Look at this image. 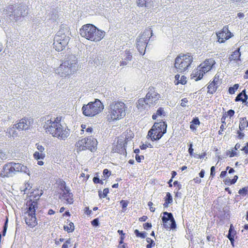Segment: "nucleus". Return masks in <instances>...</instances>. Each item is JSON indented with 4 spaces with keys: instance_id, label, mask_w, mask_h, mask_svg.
<instances>
[{
    "instance_id": "9",
    "label": "nucleus",
    "mask_w": 248,
    "mask_h": 248,
    "mask_svg": "<svg viewBox=\"0 0 248 248\" xmlns=\"http://www.w3.org/2000/svg\"><path fill=\"white\" fill-rule=\"evenodd\" d=\"M193 62V57L189 54L178 56L175 60L174 67L177 71L182 73L187 70Z\"/></svg>"
},
{
    "instance_id": "15",
    "label": "nucleus",
    "mask_w": 248,
    "mask_h": 248,
    "mask_svg": "<svg viewBox=\"0 0 248 248\" xmlns=\"http://www.w3.org/2000/svg\"><path fill=\"white\" fill-rule=\"evenodd\" d=\"M13 162H11L4 165L3 168V170L0 172V176L4 177H12L16 174L15 171L14 170L15 168L13 165Z\"/></svg>"
},
{
    "instance_id": "7",
    "label": "nucleus",
    "mask_w": 248,
    "mask_h": 248,
    "mask_svg": "<svg viewBox=\"0 0 248 248\" xmlns=\"http://www.w3.org/2000/svg\"><path fill=\"white\" fill-rule=\"evenodd\" d=\"M167 124L165 122L155 123L148 131V136L152 141L159 140L166 133Z\"/></svg>"
},
{
    "instance_id": "1",
    "label": "nucleus",
    "mask_w": 248,
    "mask_h": 248,
    "mask_svg": "<svg viewBox=\"0 0 248 248\" xmlns=\"http://www.w3.org/2000/svg\"><path fill=\"white\" fill-rule=\"evenodd\" d=\"M43 128L46 132L53 137L64 140L70 134L69 129L65 124H62L58 118H51L49 116L43 118Z\"/></svg>"
},
{
    "instance_id": "52",
    "label": "nucleus",
    "mask_w": 248,
    "mask_h": 248,
    "mask_svg": "<svg viewBox=\"0 0 248 248\" xmlns=\"http://www.w3.org/2000/svg\"><path fill=\"white\" fill-rule=\"evenodd\" d=\"M135 158H136V161L138 162H140L141 160L142 159H144V156L143 155H136V156H135Z\"/></svg>"
},
{
    "instance_id": "2",
    "label": "nucleus",
    "mask_w": 248,
    "mask_h": 248,
    "mask_svg": "<svg viewBox=\"0 0 248 248\" xmlns=\"http://www.w3.org/2000/svg\"><path fill=\"white\" fill-rule=\"evenodd\" d=\"M78 61L74 55L67 57L66 60L55 70V73L61 77L74 73L78 69Z\"/></svg>"
},
{
    "instance_id": "8",
    "label": "nucleus",
    "mask_w": 248,
    "mask_h": 248,
    "mask_svg": "<svg viewBox=\"0 0 248 248\" xmlns=\"http://www.w3.org/2000/svg\"><path fill=\"white\" fill-rule=\"evenodd\" d=\"M103 108L104 106L101 102L96 99L94 102L84 105L82 108V111L85 116L92 117L100 112Z\"/></svg>"
},
{
    "instance_id": "6",
    "label": "nucleus",
    "mask_w": 248,
    "mask_h": 248,
    "mask_svg": "<svg viewBox=\"0 0 248 248\" xmlns=\"http://www.w3.org/2000/svg\"><path fill=\"white\" fill-rule=\"evenodd\" d=\"M27 211L24 213V218L26 224L32 228L37 225L35 211L38 208V203L34 201L27 202Z\"/></svg>"
},
{
    "instance_id": "26",
    "label": "nucleus",
    "mask_w": 248,
    "mask_h": 248,
    "mask_svg": "<svg viewBox=\"0 0 248 248\" xmlns=\"http://www.w3.org/2000/svg\"><path fill=\"white\" fill-rule=\"evenodd\" d=\"M248 122L246 118H241L240 119L239 129L241 131H243L245 127H248Z\"/></svg>"
},
{
    "instance_id": "5",
    "label": "nucleus",
    "mask_w": 248,
    "mask_h": 248,
    "mask_svg": "<svg viewBox=\"0 0 248 248\" xmlns=\"http://www.w3.org/2000/svg\"><path fill=\"white\" fill-rule=\"evenodd\" d=\"M126 107L122 102H114L108 107V117L110 121L119 120L123 118L126 114Z\"/></svg>"
},
{
    "instance_id": "24",
    "label": "nucleus",
    "mask_w": 248,
    "mask_h": 248,
    "mask_svg": "<svg viewBox=\"0 0 248 248\" xmlns=\"http://www.w3.org/2000/svg\"><path fill=\"white\" fill-rule=\"evenodd\" d=\"M153 0H137V3L139 6L140 7H143L145 6L146 7L149 8L151 6V2H152Z\"/></svg>"
},
{
    "instance_id": "35",
    "label": "nucleus",
    "mask_w": 248,
    "mask_h": 248,
    "mask_svg": "<svg viewBox=\"0 0 248 248\" xmlns=\"http://www.w3.org/2000/svg\"><path fill=\"white\" fill-rule=\"evenodd\" d=\"M134 233L137 237L141 238H144L146 236V232H140L137 229L134 231Z\"/></svg>"
},
{
    "instance_id": "45",
    "label": "nucleus",
    "mask_w": 248,
    "mask_h": 248,
    "mask_svg": "<svg viewBox=\"0 0 248 248\" xmlns=\"http://www.w3.org/2000/svg\"><path fill=\"white\" fill-rule=\"evenodd\" d=\"M247 191H248V187H245L244 188H242V189H240L238 191V193L243 196L246 195Z\"/></svg>"
},
{
    "instance_id": "29",
    "label": "nucleus",
    "mask_w": 248,
    "mask_h": 248,
    "mask_svg": "<svg viewBox=\"0 0 248 248\" xmlns=\"http://www.w3.org/2000/svg\"><path fill=\"white\" fill-rule=\"evenodd\" d=\"M48 16V18L49 19H51V20H56L57 18H58L59 16L57 14V12L56 11V10H53L51 12H51L49 13Z\"/></svg>"
},
{
    "instance_id": "43",
    "label": "nucleus",
    "mask_w": 248,
    "mask_h": 248,
    "mask_svg": "<svg viewBox=\"0 0 248 248\" xmlns=\"http://www.w3.org/2000/svg\"><path fill=\"white\" fill-rule=\"evenodd\" d=\"M244 93H242V92L240 93H239L237 96L235 97V101L236 102L237 101H242L243 103H244L243 101V94Z\"/></svg>"
},
{
    "instance_id": "17",
    "label": "nucleus",
    "mask_w": 248,
    "mask_h": 248,
    "mask_svg": "<svg viewBox=\"0 0 248 248\" xmlns=\"http://www.w3.org/2000/svg\"><path fill=\"white\" fill-rule=\"evenodd\" d=\"M147 43L144 40L141 39L140 37H138L136 39L137 48L140 54L144 55L146 49V46Z\"/></svg>"
},
{
    "instance_id": "27",
    "label": "nucleus",
    "mask_w": 248,
    "mask_h": 248,
    "mask_svg": "<svg viewBox=\"0 0 248 248\" xmlns=\"http://www.w3.org/2000/svg\"><path fill=\"white\" fill-rule=\"evenodd\" d=\"M234 231L232 229V226L231 225L230 228L229 230V232L227 235V237L230 240L231 244L233 245L234 242Z\"/></svg>"
},
{
    "instance_id": "62",
    "label": "nucleus",
    "mask_w": 248,
    "mask_h": 248,
    "mask_svg": "<svg viewBox=\"0 0 248 248\" xmlns=\"http://www.w3.org/2000/svg\"><path fill=\"white\" fill-rule=\"evenodd\" d=\"M225 129V127H224V125L223 124H222L220 127V130L219 131H218V134L219 135H221L222 134V132L224 130V129Z\"/></svg>"
},
{
    "instance_id": "22",
    "label": "nucleus",
    "mask_w": 248,
    "mask_h": 248,
    "mask_svg": "<svg viewBox=\"0 0 248 248\" xmlns=\"http://www.w3.org/2000/svg\"><path fill=\"white\" fill-rule=\"evenodd\" d=\"M241 53L240 52V48L235 50L232 54L229 57L230 62L232 61H240Z\"/></svg>"
},
{
    "instance_id": "37",
    "label": "nucleus",
    "mask_w": 248,
    "mask_h": 248,
    "mask_svg": "<svg viewBox=\"0 0 248 248\" xmlns=\"http://www.w3.org/2000/svg\"><path fill=\"white\" fill-rule=\"evenodd\" d=\"M109 192L108 188H106L103 190V194H101V191H99V196L100 198H105Z\"/></svg>"
},
{
    "instance_id": "12",
    "label": "nucleus",
    "mask_w": 248,
    "mask_h": 248,
    "mask_svg": "<svg viewBox=\"0 0 248 248\" xmlns=\"http://www.w3.org/2000/svg\"><path fill=\"white\" fill-rule=\"evenodd\" d=\"M163 214V216L161 219L163 223L164 227L167 230L175 229L176 227V224L172 214L171 213L164 212Z\"/></svg>"
},
{
    "instance_id": "64",
    "label": "nucleus",
    "mask_w": 248,
    "mask_h": 248,
    "mask_svg": "<svg viewBox=\"0 0 248 248\" xmlns=\"http://www.w3.org/2000/svg\"><path fill=\"white\" fill-rule=\"evenodd\" d=\"M237 134H238V137L240 139H242L244 136V134L240 132L239 131H237Z\"/></svg>"
},
{
    "instance_id": "16",
    "label": "nucleus",
    "mask_w": 248,
    "mask_h": 248,
    "mask_svg": "<svg viewBox=\"0 0 248 248\" xmlns=\"http://www.w3.org/2000/svg\"><path fill=\"white\" fill-rule=\"evenodd\" d=\"M232 36V33L226 27H224L221 32L217 33L218 41L219 43H224L225 40L230 38Z\"/></svg>"
},
{
    "instance_id": "54",
    "label": "nucleus",
    "mask_w": 248,
    "mask_h": 248,
    "mask_svg": "<svg viewBox=\"0 0 248 248\" xmlns=\"http://www.w3.org/2000/svg\"><path fill=\"white\" fill-rule=\"evenodd\" d=\"M188 102L187 98H184L181 100V106L183 107L186 106V104Z\"/></svg>"
},
{
    "instance_id": "58",
    "label": "nucleus",
    "mask_w": 248,
    "mask_h": 248,
    "mask_svg": "<svg viewBox=\"0 0 248 248\" xmlns=\"http://www.w3.org/2000/svg\"><path fill=\"white\" fill-rule=\"evenodd\" d=\"M242 151H243L245 154H248V142L246 143V145L242 149Z\"/></svg>"
},
{
    "instance_id": "48",
    "label": "nucleus",
    "mask_w": 248,
    "mask_h": 248,
    "mask_svg": "<svg viewBox=\"0 0 248 248\" xmlns=\"http://www.w3.org/2000/svg\"><path fill=\"white\" fill-rule=\"evenodd\" d=\"M93 182L95 184H103V182L102 180H100L98 176H95L93 178Z\"/></svg>"
},
{
    "instance_id": "55",
    "label": "nucleus",
    "mask_w": 248,
    "mask_h": 248,
    "mask_svg": "<svg viewBox=\"0 0 248 248\" xmlns=\"http://www.w3.org/2000/svg\"><path fill=\"white\" fill-rule=\"evenodd\" d=\"M120 203L121 204L123 209L125 208L128 205V202L124 200H122L120 202Z\"/></svg>"
},
{
    "instance_id": "11",
    "label": "nucleus",
    "mask_w": 248,
    "mask_h": 248,
    "mask_svg": "<svg viewBox=\"0 0 248 248\" xmlns=\"http://www.w3.org/2000/svg\"><path fill=\"white\" fill-rule=\"evenodd\" d=\"M31 126V121L28 118L21 119L16 124L13 125L12 128L9 129V133L11 136L14 137L17 136V133L15 129L19 131L26 130L30 128Z\"/></svg>"
},
{
    "instance_id": "32",
    "label": "nucleus",
    "mask_w": 248,
    "mask_h": 248,
    "mask_svg": "<svg viewBox=\"0 0 248 248\" xmlns=\"http://www.w3.org/2000/svg\"><path fill=\"white\" fill-rule=\"evenodd\" d=\"M64 230L68 232H73L74 231V225L72 222H70L68 226H64Z\"/></svg>"
},
{
    "instance_id": "53",
    "label": "nucleus",
    "mask_w": 248,
    "mask_h": 248,
    "mask_svg": "<svg viewBox=\"0 0 248 248\" xmlns=\"http://www.w3.org/2000/svg\"><path fill=\"white\" fill-rule=\"evenodd\" d=\"M242 93H244V94H243L244 103H246L247 102L248 97V95L246 94L245 89H244V90L242 91Z\"/></svg>"
},
{
    "instance_id": "51",
    "label": "nucleus",
    "mask_w": 248,
    "mask_h": 248,
    "mask_svg": "<svg viewBox=\"0 0 248 248\" xmlns=\"http://www.w3.org/2000/svg\"><path fill=\"white\" fill-rule=\"evenodd\" d=\"M152 227V224L151 223H145L143 224V228L145 230H148Z\"/></svg>"
},
{
    "instance_id": "63",
    "label": "nucleus",
    "mask_w": 248,
    "mask_h": 248,
    "mask_svg": "<svg viewBox=\"0 0 248 248\" xmlns=\"http://www.w3.org/2000/svg\"><path fill=\"white\" fill-rule=\"evenodd\" d=\"M205 174V171L204 170H202L199 175L201 178H203Z\"/></svg>"
},
{
    "instance_id": "31",
    "label": "nucleus",
    "mask_w": 248,
    "mask_h": 248,
    "mask_svg": "<svg viewBox=\"0 0 248 248\" xmlns=\"http://www.w3.org/2000/svg\"><path fill=\"white\" fill-rule=\"evenodd\" d=\"M127 144V142L125 141L124 143H123V141L122 140H118V148H121L122 149V152L124 151H125V147Z\"/></svg>"
},
{
    "instance_id": "39",
    "label": "nucleus",
    "mask_w": 248,
    "mask_h": 248,
    "mask_svg": "<svg viewBox=\"0 0 248 248\" xmlns=\"http://www.w3.org/2000/svg\"><path fill=\"white\" fill-rule=\"evenodd\" d=\"M7 158V155L6 153L0 150V163Z\"/></svg>"
},
{
    "instance_id": "49",
    "label": "nucleus",
    "mask_w": 248,
    "mask_h": 248,
    "mask_svg": "<svg viewBox=\"0 0 248 248\" xmlns=\"http://www.w3.org/2000/svg\"><path fill=\"white\" fill-rule=\"evenodd\" d=\"M36 146L37 149L38 150V151H39L40 153H44L45 148L43 146L40 145L39 143H36Z\"/></svg>"
},
{
    "instance_id": "3",
    "label": "nucleus",
    "mask_w": 248,
    "mask_h": 248,
    "mask_svg": "<svg viewBox=\"0 0 248 248\" xmlns=\"http://www.w3.org/2000/svg\"><path fill=\"white\" fill-rule=\"evenodd\" d=\"M80 35L87 40L93 42H98L105 36V32L99 30L91 24L82 26L79 30Z\"/></svg>"
},
{
    "instance_id": "59",
    "label": "nucleus",
    "mask_w": 248,
    "mask_h": 248,
    "mask_svg": "<svg viewBox=\"0 0 248 248\" xmlns=\"http://www.w3.org/2000/svg\"><path fill=\"white\" fill-rule=\"evenodd\" d=\"M192 123L195 124H198V125H199L200 124V121L199 120V119L196 117V118H195L193 119L192 120Z\"/></svg>"
},
{
    "instance_id": "56",
    "label": "nucleus",
    "mask_w": 248,
    "mask_h": 248,
    "mask_svg": "<svg viewBox=\"0 0 248 248\" xmlns=\"http://www.w3.org/2000/svg\"><path fill=\"white\" fill-rule=\"evenodd\" d=\"M218 81H219V76H217V75H216L215 78L212 82L214 83L216 85H217Z\"/></svg>"
},
{
    "instance_id": "44",
    "label": "nucleus",
    "mask_w": 248,
    "mask_h": 248,
    "mask_svg": "<svg viewBox=\"0 0 248 248\" xmlns=\"http://www.w3.org/2000/svg\"><path fill=\"white\" fill-rule=\"evenodd\" d=\"M156 114L158 116H165V112L164 110V109L162 108H159L156 111Z\"/></svg>"
},
{
    "instance_id": "20",
    "label": "nucleus",
    "mask_w": 248,
    "mask_h": 248,
    "mask_svg": "<svg viewBox=\"0 0 248 248\" xmlns=\"http://www.w3.org/2000/svg\"><path fill=\"white\" fill-rule=\"evenodd\" d=\"M153 34L152 31L150 28L146 29L141 35L139 36L141 39L148 42Z\"/></svg>"
},
{
    "instance_id": "61",
    "label": "nucleus",
    "mask_w": 248,
    "mask_h": 248,
    "mask_svg": "<svg viewBox=\"0 0 248 248\" xmlns=\"http://www.w3.org/2000/svg\"><path fill=\"white\" fill-rule=\"evenodd\" d=\"M85 214H86L88 215H89L92 214V211L91 210L89 209V208L87 207L85 208Z\"/></svg>"
},
{
    "instance_id": "42",
    "label": "nucleus",
    "mask_w": 248,
    "mask_h": 248,
    "mask_svg": "<svg viewBox=\"0 0 248 248\" xmlns=\"http://www.w3.org/2000/svg\"><path fill=\"white\" fill-rule=\"evenodd\" d=\"M238 155L237 153L235 151H227L226 152V155H229L230 157L237 156Z\"/></svg>"
},
{
    "instance_id": "38",
    "label": "nucleus",
    "mask_w": 248,
    "mask_h": 248,
    "mask_svg": "<svg viewBox=\"0 0 248 248\" xmlns=\"http://www.w3.org/2000/svg\"><path fill=\"white\" fill-rule=\"evenodd\" d=\"M146 241L148 243L151 242V243H150V244H148V245H147V246H146L147 248H151L152 247L155 246V243L154 241L153 240L151 239V238H150L149 237L147 238Z\"/></svg>"
},
{
    "instance_id": "18",
    "label": "nucleus",
    "mask_w": 248,
    "mask_h": 248,
    "mask_svg": "<svg viewBox=\"0 0 248 248\" xmlns=\"http://www.w3.org/2000/svg\"><path fill=\"white\" fill-rule=\"evenodd\" d=\"M13 165L15 168V172H21L26 173L30 175V170L26 166L20 163H16L13 162Z\"/></svg>"
},
{
    "instance_id": "4",
    "label": "nucleus",
    "mask_w": 248,
    "mask_h": 248,
    "mask_svg": "<svg viewBox=\"0 0 248 248\" xmlns=\"http://www.w3.org/2000/svg\"><path fill=\"white\" fill-rule=\"evenodd\" d=\"M149 89L145 98H140L137 103V107L140 111L147 110L150 107L154 106L160 98L159 94L155 91L154 88Z\"/></svg>"
},
{
    "instance_id": "19",
    "label": "nucleus",
    "mask_w": 248,
    "mask_h": 248,
    "mask_svg": "<svg viewBox=\"0 0 248 248\" xmlns=\"http://www.w3.org/2000/svg\"><path fill=\"white\" fill-rule=\"evenodd\" d=\"M214 63L215 61L212 59H209L205 61L204 65L201 67L202 69V72L205 73V72L210 70L212 69V66Z\"/></svg>"
},
{
    "instance_id": "13",
    "label": "nucleus",
    "mask_w": 248,
    "mask_h": 248,
    "mask_svg": "<svg viewBox=\"0 0 248 248\" xmlns=\"http://www.w3.org/2000/svg\"><path fill=\"white\" fill-rule=\"evenodd\" d=\"M11 14L9 15L10 17H14L15 20H18V18L21 16H24L28 14L27 6L25 4H21L18 6L17 9L11 12Z\"/></svg>"
},
{
    "instance_id": "46",
    "label": "nucleus",
    "mask_w": 248,
    "mask_h": 248,
    "mask_svg": "<svg viewBox=\"0 0 248 248\" xmlns=\"http://www.w3.org/2000/svg\"><path fill=\"white\" fill-rule=\"evenodd\" d=\"M111 174V172L108 169H105L103 170V174L104 177L106 178H108Z\"/></svg>"
},
{
    "instance_id": "40",
    "label": "nucleus",
    "mask_w": 248,
    "mask_h": 248,
    "mask_svg": "<svg viewBox=\"0 0 248 248\" xmlns=\"http://www.w3.org/2000/svg\"><path fill=\"white\" fill-rule=\"evenodd\" d=\"M165 202H168V203H171L172 202V197L170 193L167 192L166 194V196L165 197Z\"/></svg>"
},
{
    "instance_id": "34",
    "label": "nucleus",
    "mask_w": 248,
    "mask_h": 248,
    "mask_svg": "<svg viewBox=\"0 0 248 248\" xmlns=\"http://www.w3.org/2000/svg\"><path fill=\"white\" fill-rule=\"evenodd\" d=\"M34 158L37 160L40 159H43L45 157V154L44 153H40L39 152H35L33 154Z\"/></svg>"
},
{
    "instance_id": "60",
    "label": "nucleus",
    "mask_w": 248,
    "mask_h": 248,
    "mask_svg": "<svg viewBox=\"0 0 248 248\" xmlns=\"http://www.w3.org/2000/svg\"><path fill=\"white\" fill-rule=\"evenodd\" d=\"M228 115L230 116V117H232L233 116L234 114V111L233 109H230L227 112Z\"/></svg>"
},
{
    "instance_id": "57",
    "label": "nucleus",
    "mask_w": 248,
    "mask_h": 248,
    "mask_svg": "<svg viewBox=\"0 0 248 248\" xmlns=\"http://www.w3.org/2000/svg\"><path fill=\"white\" fill-rule=\"evenodd\" d=\"M211 173H210V176H212V177H214L215 174V167L214 166H212L211 168Z\"/></svg>"
},
{
    "instance_id": "23",
    "label": "nucleus",
    "mask_w": 248,
    "mask_h": 248,
    "mask_svg": "<svg viewBox=\"0 0 248 248\" xmlns=\"http://www.w3.org/2000/svg\"><path fill=\"white\" fill-rule=\"evenodd\" d=\"M202 73L203 72H202V69L201 68L199 70L198 69L195 70L191 75V78H196L195 79L196 81H198L201 79L203 75Z\"/></svg>"
},
{
    "instance_id": "30",
    "label": "nucleus",
    "mask_w": 248,
    "mask_h": 248,
    "mask_svg": "<svg viewBox=\"0 0 248 248\" xmlns=\"http://www.w3.org/2000/svg\"><path fill=\"white\" fill-rule=\"evenodd\" d=\"M238 177L237 175H235L232 179H231L230 178H227L225 180V184L228 185L234 184V183H236V181L238 179Z\"/></svg>"
},
{
    "instance_id": "25",
    "label": "nucleus",
    "mask_w": 248,
    "mask_h": 248,
    "mask_svg": "<svg viewBox=\"0 0 248 248\" xmlns=\"http://www.w3.org/2000/svg\"><path fill=\"white\" fill-rule=\"evenodd\" d=\"M125 57L124 59V60L121 62L120 65H126L127 64L128 61H131L132 60V56L131 55V53L129 51L125 50Z\"/></svg>"
},
{
    "instance_id": "33",
    "label": "nucleus",
    "mask_w": 248,
    "mask_h": 248,
    "mask_svg": "<svg viewBox=\"0 0 248 248\" xmlns=\"http://www.w3.org/2000/svg\"><path fill=\"white\" fill-rule=\"evenodd\" d=\"M56 35H58L60 36V38L62 37V39H61L60 42H62L63 39H65V38H69L68 36H67L64 32V30L61 29L57 33Z\"/></svg>"
},
{
    "instance_id": "10",
    "label": "nucleus",
    "mask_w": 248,
    "mask_h": 248,
    "mask_svg": "<svg viewBox=\"0 0 248 248\" xmlns=\"http://www.w3.org/2000/svg\"><path fill=\"white\" fill-rule=\"evenodd\" d=\"M97 140L92 137L82 139L76 142V146L77 150L79 151H84L87 149L93 152L97 149Z\"/></svg>"
},
{
    "instance_id": "36",
    "label": "nucleus",
    "mask_w": 248,
    "mask_h": 248,
    "mask_svg": "<svg viewBox=\"0 0 248 248\" xmlns=\"http://www.w3.org/2000/svg\"><path fill=\"white\" fill-rule=\"evenodd\" d=\"M239 87L238 84H235L232 87H230L229 88V93L231 94L234 93L238 89Z\"/></svg>"
},
{
    "instance_id": "47",
    "label": "nucleus",
    "mask_w": 248,
    "mask_h": 248,
    "mask_svg": "<svg viewBox=\"0 0 248 248\" xmlns=\"http://www.w3.org/2000/svg\"><path fill=\"white\" fill-rule=\"evenodd\" d=\"M92 225L94 227H97L99 226V219L98 218H94L91 221Z\"/></svg>"
},
{
    "instance_id": "21",
    "label": "nucleus",
    "mask_w": 248,
    "mask_h": 248,
    "mask_svg": "<svg viewBox=\"0 0 248 248\" xmlns=\"http://www.w3.org/2000/svg\"><path fill=\"white\" fill-rule=\"evenodd\" d=\"M72 193H63L59 196V198L66 201L67 203L72 204L73 202Z\"/></svg>"
},
{
    "instance_id": "50",
    "label": "nucleus",
    "mask_w": 248,
    "mask_h": 248,
    "mask_svg": "<svg viewBox=\"0 0 248 248\" xmlns=\"http://www.w3.org/2000/svg\"><path fill=\"white\" fill-rule=\"evenodd\" d=\"M71 243V239H67L65 242L62 245V248H68V246Z\"/></svg>"
},
{
    "instance_id": "28",
    "label": "nucleus",
    "mask_w": 248,
    "mask_h": 248,
    "mask_svg": "<svg viewBox=\"0 0 248 248\" xmlns=\"http://www.w3.org/2000/svg\"><path fill=\"white\" fill-rule=\"evenodd\" d=\"M208 93L211 94L214 93L217 90V85H216L213 82L210 83L208 87Z\"/></svg>"
},
{
    "instance_id": "41",
    "label": "nucleus",
    "mask_w": 248,
    "mask_h": 248,
    "mask_svg": "<svg viewBox=\"0 0 248 248\" xmlns=\"http://www.w3.org/2000/svg\"><path fill=\"white\" fill-rule=\"evenodd\" d=\"M8 218H7L6 219V221L4 223V226L3 227L2 235L3 236L5 235L6 233V231H7V227H8Z\"/></svg>"
},
{
    "instance_id": "14",
    "label": "nucleus",
    "mask_w": 248,
    "mask_h": 248,
    "mask_svg": "<svg viewBox=\"0 0 248 248\" xmlns=\"http://www.w3.org/2000/svg\"><path fill=\"white\" fill-rule=\"evenodd\" d=\"M62 37L60 38V36L56 35L54 38V48L56 50L58 51H61L65 47V46L68 44L69 41V38H65V39H62V42H60Z\"/></svg>"
}]
</instances>
